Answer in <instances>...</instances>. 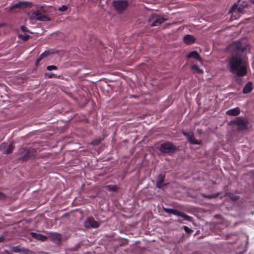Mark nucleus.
Returning a JSON list of instances; mask_svg holds the SVG:
<instances>
[{
    "instance_id": "14",
    "label": "nucleus",
    "mask_w": 254,
    "mask_h": 254,
    "mask_svg": "<svg viewBox=\"0 0 254 254\" xmlns=\"http://www.w3.org/2000/svg\"><path fill=\"white\" fill-rule=\"evenodd\" d=\"M31 236L37 240H40L42 242L46 241L48 239V236H45L42 234L36 233L35 232H31Z\"/></svg>"
},
{
    "instance_id": "24",
    "label": "nucleus",
    "mask_w": 254,
    "mask_h": 254,
    "mask_svg": "<svg viewBox=\"0 0 254 254\" xmlns=\"http://www.w3.org/2000/svg\"><path fill=\"white\" fill-rule=\"evenodd\" d=\"M220 194V193H217L216 194H212L210 195H207V194H203L202 196L204 198H208V199H212V198H215L219 196Z\"/></svg>"
},
{
    "instance_id": "18",
    "label": "nucleus",
    "mask_w": 254,
    "mask_h": 254,
    "mask_svg": "<svg viewBox=\"0 0 254 254\" xmlns=\"http://www.w3.org/2000/svg\"><path fill=\"white\" fill-rule=\"evenodd\" d=\"M253 90V83L251 81H249L245 86L243 89L244 94H248Z\"/></svg>"
},
{
    "instance_id": "15",
    "label": "nucleus",
    "mask_w": 254,
    "mask_h": 254,
    "mask_svg": "<svg viewBox=\"0 0 254 254\" xmlns=\"http://www.w3.org/2000/svg\"><path fill=\"white\" fill-rule=\"evenodd\" d=\"M195 40V38L191 35H186L184 37V42L188 45L194 43Z\"/></svg>"
},
{
    "instance_id": "29",
    "label": "nucleus",
    "mask_w": 254,
    "mask_h": 254,
    "mask_svg": "<svg viewBox=\"0 0 254 254\" xmlns=\"http://www.w3.org/2000/svg\"><path fill=\"white\" fill-rule=\"evenodd\" d=\"M183 229L185 230V231L188 234H190L192 232V230L191 229L189 228L188 227L186 226H184Z\"/></svg>"
},
{
    "instance_id": "12",
    "label": "nucleus",
    "mask_w": 254,
    "mask_h": 254,
    "mask_svg": "<svg viewBox=\"0 0 254 254\" xmlns=\"http://www.w3.org/2000/svg\"><path fill=\"white\" fill-rule=\"evenodd\" d=\"M165 175L160 174L156 179V187L158 189H162L163 187L167 186L168 183H165Z\"/></svg>"
},
{
    "instance_id": "3",
    "label": "nucleus",
    "mask_w": 254,
    "mask_h": 254,
    "mask_svg": "<svg viewBox=\"0 0 254 254\" xmlns=\"http://www.w3.org/2000/svg\"><path fill=\"white\" fill-rule=\"evenodd\" d=\"M228 52L231 55H241L244 50L242 43L239 41H236L230 44L227 48Z\"/></svg>"
},
{
    "instance_id": "10",
    "label": "nucleus",
    "mask_w": 254,
    "mask_h": 254,
    "mask_svg": "<svg viewBox=\"0 0 254 254\" xmlns=\"http://www.w3.org/2000/svg\"><path fill=\"white\" fill-rule=\"evenodd\" d=\"M48 238H49L50 241L56 244L59 245L61 243V235L58 233H47Z\"/></svg>"
},
{
    "instance_id": "5",
    "label": "nucleus",
    "mask_w": 254,
    "mask_h": 254,
    "mask_svg": "<svg viewBox=\"0 0 254 254\" xmlns=\"http://www.w3.org/2000/svg\"><path fill=\"white\" fill-rule=\"evenodd\" d=\"M163 210L166 213L169 214H172L177 216H180L184 219V220L192 222L193 221V218L189 215L186 214L185 213L179 211L178 210L168 208L164 207H162Z\"/></svg>"
},
{
    "instance_id": "16",
    "label": "nucleus",
    "mask_w": 254,
    "mask_h": 254,
    "mask_svg": "<svg viewBox=\"0 0 254 254\" xmlns=\"http://www.w3.org/2000/svg\"><path fill=\"white\" fill-rule=\"evenodd\" d=\"M240 110L239 107L230 109L226 111V114L229 116H236L240 114Z\"/></svg>"
},
{
    "instance_id": "39",
    "label": "nucleus",
    "mask_w": 254,
    "mask_h": 254,
    "mask_svg": "<svg viewBox=\"0 0 254 254\" xmlns=\"http://www.w3.org/2000/svg\"><path fill=\"white\" fill-rule=\"evenodd\" d=\"M251 1L254 4V0H251Z\"/></svg>"
},
{
    "instance_id": "35",
    "label": "nucleus",
    "mask_w": 254,
    "mask_h": 254,
    "mask_svg": "<svg viewBox=\"0 0 254 254\" xmlns=\"http://www.w3.org/2000/svg\"><path fill=\"white\" fill-rule=\"evenodd\" d=\"M42 59L40 57L38 59H37L36 61V64L37 65L39 64V62Z\"/></svg>"
},
{
    "instance_id": "30",
    "label": "nucleus",
    "mask_w": 254,
    "mask_h": 254,
    "mask_svg": "<svg viewBox=\"0 0 254 254\" xmlns=\"http://www.w3.org/2000/svg\"><path fill=\"white\" fill-rule=\"evenodd\" d=\"M46 76L48 77L49 78H52L54 77H57V76L54 73H46L45 74Z\"/></svg>"
},
{
    "instance_id": "27",
    "label": "nucleus",
    "mask_w": 254,
    "mask_h": 254,
    "mask_svg": "<svg viewBox=\"0 0 254 254\" xmlns=\"http://www.w3.org/2000/svg\"><path fill=\"white\" fill-rule=\"evenodd\" d=\"M21 253L24 254H32V252L28 249L22 248Z\"/></svg>"
},
{
    "instance_id": "7",
    "label": "nucleus",
    "mask_w": 254,
    "mask_h": 254,
    "mask_svg": "<svg viewBox=\"0 0 254 254\" xmlns=\"http://www.w3.org/2000/svg\"><path fill=\"white\" fill-rule=\"evenodd\" d=\"M167 20V18H165L161 16L152 14L149 19V23L151 26H157L163 23Z\"/></svg>"
},
{
    "instance_id": "25",
    "label": "nucleus",
    "mask_w": 254,
    "mask_h": 254,
    "mask_svg": "<svg viewBox=\"0 0 254 254\" xmlns=\"http://www.w3.org/2000/svg\"><path fill=\"white\" fill-rule=\"evenodd\" d=\"M22 247L19 246L12 247L11 248V251L13 253H20L21 252Z\"/></svg>"
},
{
    "instance_id": "8",
    "label": "nucleus",
    "mask_w": 254,
    "mask_h": 254,
    "mask_svg": "<svg viewBox=\"0 0 254 254\" xmlns=\"http://www.w3.org/2000/svg\"><path fill=\"white\" fill-rule=\"evenodd\" d=\"M176 150V146L169 142H166L161 144L160 151L164 153H174Z\"/></svg>"
},
{
    "instance_id": "38",
    "label": "nucleus",
    "mask_w": 254,
    "mask_h": 254,
    "mask_svg": "<svg viewBox=\"0 0 254 254\" xmlns=\"http://www.w3.org/2000/svg\"><path fill=\"white\" fill-rule=\"evenodd\" d=\"M4 238L2 236L0 237V243L4 241Z\"/></svg>"
},
{
    "instance_id": "17",
    "label": "nucleus",
    "mask_w": 254,
    "mask_h": 254,
    "mask_svg": "<svg viewBox=\"0 0 254 254\" xmlns=\"http://www.w3.org/2000/svg\"><path fill=\"white\" fill-rule=\"evenodd\" d=\"M187 58H193L197 61H201V58L200 57V55L196 51H193L190 53L187 56Z\"/></svg>"
},
{
    "instance_id": "2",
    "label": "nucleus",
    "mask_w": 254,
    "mask_h": 254,
    "mask_svg": "<svg viewBox=\"0 0 254 254\" xmlns=\"http://www.w3.org/2000/svg\"><path fill=\"white\" fill-rule=\"evenodd\" d=\"M46 10L44 6H40L37 8L31 16V19L37 20L40 21H48L50 20V18L45 13Z\"/></svg>"
},
{
    "instance_id": "37",
    "label": "nucleus",
    "mask_w": 254,
    "mask_h": 254,
    "mask_svg": "<svg viewBox=\"0 0 254 254\" xmlns=\"http://www.w3.org/2000/svg\"><path fill=\"white\" fill-rule=\"evenodd\" d=\"M99 142H100V141L95 140V141H93L92 143H93V145H97Z\"/></svg>"
},
{
    "instance_id": "21",
    "label": "nucleus",
    "mask_w": 254,
    "mask_h": 254,
    "mask_svg": "<svg viewBox=\"0 0 254 254\" xmlns=\"http://www.w3.org/2000/svg\"><path fill=\"white\" fill-rule=\"evenodd\" d=\"M14 146L12 142H11L8 145H7V146L6 147V149L5 150V154H9L11 153L13 150H14Z\"/></svg>"
},
{
    "instance_id": "11",
    "label": "nucleus",
    "mask_w": 254,
    "mask_h": 254,
    "mask_svg": "<svg viewBox=\"0 0 254 254\" xmlns=\"http://www.w3.org/2000/svg\"><path fill=\"white\" fill-rule=\"evenodd\" d=\"M84 225L87 228H96L99 226V223L93 217H91L86 220Z\"/></svg>"
},
{
    "instance_id": "31",
    "label": "nucleus",
    "mask_w": 254,
    "mask_h": 254,
    "mask_svg": "<svg viewBox=\"0 0 254 254\" xmlns=\"http://www.w3.org/2000/svg\"><path fill=\"white\" fill-rule=\"evenodd\" d=\"M67 6L66 5H63L59 8V11H65L67 9Z\"/></svg>"
},
{
    "instance_id": "36",
    "label": "nucleus",
    "mask_w": 254,
    "mask_h": 254,
    "mask_svg": "<svg viewBox=\"0 0 254 254\" xmlns=\"http://www.w3.org/2000/svg\"><path fill=\"white\" fill-rule=\"evenodd\" d=\"M236 4H235V5H234L232 7L231 9V10H230V12H232V11H233L234 10V9H236Z\"/></svg>"
},
{
    "instance_id": "32",
    "label": "nucleus",
    "mask_w": 254,
    "mask_h": 254,
    "mask_svg": "<svg viewBox=\"0 0 254 254\" xmlns=\"http://www.w3.org/2000/svg\"><path fill=\"white\" fill-rule=\"evenodd\" d=\"M49 55V51H45L43 52L41 55L40 57L43 59L44 57H46L48 56Z\"/></svg>"
},
{
    "instance_id": "33",
    "label": "nucleus",
    "mask_w": 254,
    "mask_h": 254,
    "mask_svg": "<svg viewBox=\"0 0 254 254\" xmlns=\"http://www.w3.org/2000/svg\"><path fill=\"white\" fill-rule=\"evenodd\" d=\"M20 29L23 31V32H30L29 30L28 29V28L25 26H20Z\"/></svg>"
},
{
    "instance_id": "20",
    "label": "nucleus",
    "mask_w": 254,
    "mask_h": 254,
    "mask_svg": "<svg viewBox=\"0 0 254 254\" xmlns=\"http://www.w3.org/2000/svg\"><path fill=\"white\" fill-rule=\"evenodd\" d=\"M191 70H194L196 73L198 74H202L203 72L202 69H200L198 66V65L195 64L191 66Z\"/></svg>"
},
{
    "instance_id": "23",
    "label": "nucleus",
    "mask_w": 254,
    "mask_h": 254,
    "mask_svg": "<svg viewBox=\"0 0 254 254\" xmlns=\"http://www.w3.org/2000/svg\"><path fill=\"white\" fill-rule=\"evenodd\" d=\"M23 4H24V2H21V1L18 2L14 4H13L12 5H11L10 6V7L9 8V10L11 11L14 9L20 8Z\"/></svg>"
},
{
    "instance_id": "26",
    "label": "nucleus",
    "mask_w": 254,
    "mask_h": 254,
    "mask_svg": "<svg viewBox=\"0 0 254 254\" xmlns=\"http://www.w3.org/2000/svg\"><path fill=\"white\" fill-rule=\"evenodd\" d=\"M7 143L6 142H3L0 145V150L3 152V153H5V150L6 149V147L7 146Z\"/></svg>"
},
{
    "instance_id": "1",
    "label": "nucleus",
    "mask_w": 254,
    "mask_h": 254,
    "mask_svg": "<svg viewBox=\"0 0 254 254\" xmlns=\"http://www.w3.org/2000/svg\"><path fill=\"white\" fill-rule=\"evenodd\" d=\"M241 55H231L228 59V68L232 74L238 77H243L247 74V69L244 65Z\"/></svg>"
},
{
    "instance_id": "9",
    "label": "nucleus",
    "mask_w": 254,
    "mask_h": 254,
    "mask_svg": "<svg viewBox=\"0 0 254 254\" xmlns=\"http://www.w3.org/2000/svg\"><path fill=\"white\" fill-rule=\"evenodd\" d=\"M127 5L128 2L126 0H115L113 2V6L119 12L123 11Z\"/></svg>"
},
{
    "instance_id": "6",
    "label": "nucleus",
    "mask_w": 254,
    "mask_h": 254,
    "mask_svg": "<svg viewBox=\"0 0 254 254\" xmlns=\"http://www.w3.org/2000/svg\"><path fill=\"white\" fill-rule=\"evenodd\" d=\"M34 149L24 147L21 149V156L20 159L22 161H27L29 159L34 158Z\"/></svg>"
},
{
    "instance_id": "4",
    "label": "nucleus",
    "mask_w": 254,
    "mask_h": 254,
    "mask_svg": "<svg viewBox=\"0 0 254 254\" xmlns=\"http://www.w3.org/2000/svg\"><path fill=\"white\" fill-rule=\"evenodd\" d=\"M248 120L245 118L241 117H237L234 120L231 121L229 123V125L231 126H237V129L239 131L246 129L248 127Z\"/></svg>"
},
{
    "instance_id": "22",
    "label": "nucleus",
    "mask_w": 254,
    "mask_h": 254,
    "mask_svg": "<svg viewBox=\"0 0 254 254\" xmlns=\"http://www.w3.org/2000/svg\"><path fill=\"white\" fill-rule=\"evenodd\" d=\"M18 37L19 39L22 40L23 41L26 42L28 41L31 37V36L29 35H23L21 34H19L18 35Z\"/></svg>"
},
{
    "instance_id": "19",
    "label": "nucleus",
    "mask_w": 254,
    "mask_h": 254,
    "mask_svg": "<svg viewBox=\"0 0 254 254\" xmlns=\"http://www.w3.org/2000/svg\"><path fill=\"white\" fill-rule=\"evenodd\" d=\"M105 189L109 191H117L119 189V188L116 185H107L104 187Z\"/></svg>"
},
{
    "instance_id": "13",
    "label": "nucleus",
    "mask_w": 254,
    "mask_h": 254,
    "mask_svg": "<svg viewBox=\"0 0 254 254\" xmlns=\"http://www.w3.org/2000/svg\"><path fill=\"white\" fill-rule=\"evenodd\" d=\"M182 134L186 137L188 141L191 144L199 145L200 144V142L193 138V134L191 133L190 134L184 130L182 132Z\"/></svg>"
},
{
    "instance_id": "34",
    "label": "nucleus",
    "mask_w": 254,
    "mask_h": 254,
    "mask_svg": "<svg viewBox=\"0 0 254 254\" xmlns=\"http://www.w3.org/2000/svg\"><path fill=\"white\" fill-rule=\"evenodd\" d=\"M6 197V195L3 192H0V199L3 200Z\"/></svg>"
},
{
    "instance_id": "28",
    "label": "nucleus",
    "mask_w": 254,
    "mask_h": 254,
    "mask_svg": "<svg viewBox=\"0 0 254 254\" xmlns=\"http://www.w3.org/2000/svg\"><path fill=\"white\" fill-rule=\"evenodd\" d=\"M58 69V67L56 65H48L47 66V69L48 70L51 71L52 70H56Z\"/></svg>"
}]
</instances>
